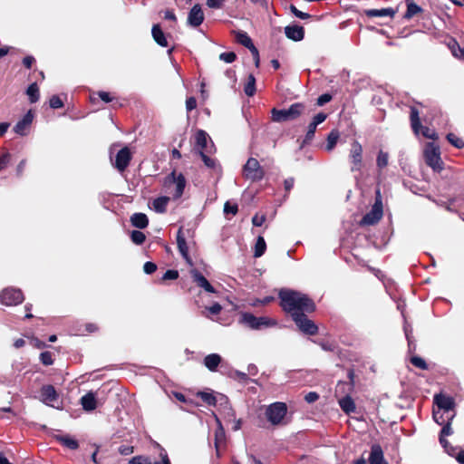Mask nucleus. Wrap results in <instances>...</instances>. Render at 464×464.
<instances>
[{
  "label": "nucleus",
  "instance_id": "obj_1",
  "mask_svg": "<svg viewBox=\"0 0 464 464\" xmlns=\"http://www.w3.org/2000/svg\"><path fill=\"white\" fill-rule=\"evenodd\" d=\"M283 310L290 314L292 319L295 314L313 313L315 304L307 295L291 289H282L278 294Z\"/></svg>",
  "mask_w": 464,
  "mask_h": 464
},
{
  "label": "nucleus",
  "instance_id": "obj_2",
  "mask_svg": "<svg viewBox=\"0 0 464 464\" xmlns=\"http://www.w3.org/2000/svg\"><path fill=\"white\" fill-rule=\"evenodd\" d=\"M186 183L184 175L173 170L164 178L163 187L166 193L171 195L174 199H178L183 195Z\"/></svg>",
  "mask_w": 464,
  "mask_h": 464
},
{
  "label": "nucleus",
  "instance_id": "obj_3",
  "mask_svg": "<svg viewBox=\"0 0 464 464\" xmlns=\"http://www.w3.org/2000/svg\"><path fill=\"white\" fill-rule=\"evenodd\" d=\"M305 110V105L302 102L293 103L287 109L278 110L273 108L271 110V119L275 122H285L295 121L300 117Z\"/></svg>",
  "mask_w": 464,
  "mask_h": 464
},
{
  "label": "nucleus",
  "instance_id": "obj_4",
  "mask_svg": "<svg viewBox=\"0 0 464 464\" xmlns=\"http://www.w3.org/2000/svg\"><path fill=\"white\" fill-rule=\"evenodd\" d=\"M425 163L435 172H440L444 169V163L440 157V150L434 142H428L423 150Z\"/></svg>",
  "mask_w": 464,
  "mask_h": 464
},
{
  "label": "nucleus",
  "instance_id": "obj_5",
  "mask_svg": "<svg viewBox=\"0 0 464 464\" xmlns=\"http://www.w3.org/2000/svg\"><path fill=\"white\" fill-rule=\"evenodd\" d=\"M240 323L246 324L252 330H260L262 328H267L276 324L275 320L266 316L257 317L250 313L242 314Z\"/></svg>",
  "mask_w": 464,
  "mask_h": 464
},
{
  "label": "nucleus",
  "instance_id": "obj_6",
  "mask_svg": "<svg viewBox=\"0 0 464 464\" xmlns=\"http://www.w3.org/2000/svg\"><path fill=\"white\" fill-rule=\"evenodd\" d=\"M410 119L411 129L416 135H419L420 132L422 136L427 139H430L433 140L438 139V134L434 130H431L429 127L421 125L420 120V113L417 108L411 107Z\"/></svg>",
  "mask_w": 464,
  "mask_h": 464
},
{
  "label": "nucleus",
  "instance_id": "obj_7",
  "mask_svg": "<svg viewBox=\"0 0 464 464\" xmlns=\"http://www.w3.org/2000/svg\"><path fill=\"white\" fill-rule=\"evenodd\" d=\"M243 176L251 182H257L264 179L265 170L256 159L249 158L243 167Z\"/></svg>",
  "mask_w": 464,
  "mask_h": 464
},
{
  "label": "nucleus",
  "instance_id": "obj_8",
  "mask_svg": "<svg viewBox=\"0 0 464 464\" xmlns=\"http://www.w3.org/2000/svg\"><path fill=\"white\" fill-rule=\"evenodd\" d=\"M383 214L382 202L380 190L376 191L375 202L372 209L367 212L360 221L361 226H372L379 222Z\"/></svg>",
  "mask_w": 464,
  "mask_h": 464
},
{
  "label": "nucleus",
  "instance_id": "obj_9",
  "mask_svg": "<svg viewBox=\"0 0 464 464\" xmlns=\"http://www.w3.org/2000/svg\"><path fill=\"white\" fill-rule=\"evenodd\" d=\"M287 412L286 404L284 402H274L270 404L266 410V417L267 420L273 425H278L285 417Z\"/></svg>",
  "mask_w": 464,
  "mask_h": 464
},
{
  "label": "nucleus",
  "instance_id": "obj_10",
  "mask_svg": "<svg viewBox=\"0 0 464 464\" xmlns=\"http://www.w3.org/2000/svg\"><path fill=\"white\" fill-rule=\"evenodd\" d=\"M24 299V294L19 288L6 287L0 292V303L6 306L17 305Z\"/></svg>",
  "mask_w": 464,
  "mask_h": 464
},
{
  "label": "nucleus",
  "instance_id": "obj_11",
  "mask_svg": "<svg viewBox=\"0 0 464 464\" xmlns=\"http://www.w3.org/2000/svg\"><path fill=\"white\" fill-rule=\"evenodd\" d=\"M433 402L436 404L437 409L446 411V417L448 419H454L456 416L455 401L451 396L439 393L434 395Z\"/></svg>",
  "mask_w": 464,
  "mask_h": 464
},
{
  "label": "nucleus",
  "instance_id": "obj_12",
  "mask_svg": "<svg viewBox=\"0 0 464 464\" xmlns=\"http://www.w3.org/2000/svg\"><path fill=\"white\" fill-rule=\"evenodd\" d=\"M293 321L298 329L304 334L314 335L318 332V326L314 321L310 320L305 313L295 314Z\"/></svg>",
  "mask_w": 464,
  "mask_h": 464
},
{
  "label": "nucleus",
  "instance_id": "obj_13",
  "mask_svg": "<svg viewBox=\"0 0 464 464\" xmlns=\"http://www.w3.org/2000/svg\"><path fill=\"white\" fill-rule=\"evenodd\" d=\"M349 159L352 163L351 170L360 171L362 167V147L357 140H353L351 145Z\"/></svg>",
  "mask_w": 464,
  "mask_h": 464
},
{
  "label": "nucleus",
  "instance_id": "obj_14",
  "mask_svg": "<svg viewBox=\"0 0 464 464\" xmlns=\"http://www.w3.org/2000/svg\"><path fill=\"white\" fill-rule=\"evenodd\" d=\"M196 148L199 151H205L208 153L215 152V145L209 139L208 133L203 130H198L195 134Z\"/></svg>",
  "mask_w": 464,
  "mask_h": 464
},
{
  "label": "nucleus",
  "instance_id": "obj_15",
  "mask_svg": "<svg viewBox=\"0 0 464 464\" xmlns=\"http://www.w3.org/2000/svg\"><path fill=\"white\" fill-rule=\"evenodd\" d=\"M34 118L33 111L29 110L14 126V132L22 137L28 135Z\"/></svg>",
  "mask_w": 464,
  "mask_h": 464
},
{
  "label": "nucleus",
  "instance_id": "obj_16",
  "mask_svg": "<svg viewBox=\"0 0 464 464\" xmlns=\"http://www.w3.org/2000/svg\"><path fill=\"white\" fill-rule=\"evenodd\" d=\"M131 160V153L128 147L121 149L115 158L114 167L120 171H124Z\"/></svg>",
  "mask_w": 464,
  "mask_h": 464
},
{
  "label": "nucleus",
  "instance_id": "obj_17",
  "mask_svg": "<svg viewBox=\"0 0 464 464\" xmlns=\"http://www.w3.org/2000/svg\"><path fill=\"white\" fill-rule=\"evenodd\" d=\"M41 401L48 405L54 407V402L58 401V393L51 384L44 385L40 391Z\"/></svg>",
  "mask_w": 464,
  "mask_h": 464
},
{
  "label": "nucleus",
  "instance_id": "obj_18",
  "mask_svg": "<svg viewBox=\"0 0 464 464\" xmlns=\"http://www.w3.org/2000/svg\"><path fill=\"white\" fill-rule=\"evenodd\" d=\"M441 426L442 429L440 434V443L449 455H453L456 451V448L450 445L449 441L445 439L446 436H450L453 432L451 428V421L444 423Z\"/></svg>",
  "mask_w": 464,
  "mask_h": 464
},
{
  "label": "nucleus",
  "instance_id": "obj_19",
  "mask_svg": "<svg viewBox=\"0 0 464 464\" xmlns=\"http://www.w3.org/2000/svg\"><path fill=\"white\" fill-rule=\"evenodd\" d=\"M204 21V13L201 6L197 4L192 6L188 14V24L191 27L199 26Z\"/></svg>",
  "mask_w": 464,
  "mask_h": 464
},
{
  "label": "nucleus",
  "instance_id": "obj_20",
  "mask_svg": "<svg viewBox=\"0 0 464 464\" xmlns=\"http://www.w3.org/2000/svg\"><path fill=\"white\" fill-rule=\"evenodd\" d=\"M193 281L200 288H203L208 293H215V288L208 282V280L197 269L190 272Z\"/></svg>",
  "mask_w": 464,
  "mask_h": 464
},
{
  "label": "nucleus",
  "instance_id": "obj_21",
  "mask_svg": "<svg viewBox=\"0 0 464 464\" xmlns=\"http://www.w3.org/2000/svg\"><path fill=\"white\" fill-rule=\"evenodd\" d=\"M285 34L288 39L299 42L304 37V30L301 25H287L285 27Z\"/></svg>",
  "mask_w": 464,
  "mask_h": 464
},
{
  "label": "nucleus",
  "instance_id": "obj_22",
  "mask_svg": "<svg viewBox=\"0 0 464 464\" xmlns=\"http://www.w3.org/2000/svg\"><path fill=\"white\" fill-rule=\"evenodd\" d=\"M369 462L370 464H388L384 459L383 451L380 445L374 444L372 446Z\"/></svg>",
  "mask_w": 464,
  "mask_h": 464
},
{
  "label": "nucleus",
  "instance_id": "obj_23",
  "mask_svg": "<svg viewBox=\"0 0 464 464\" xmlns=\"http://www.w3.org/2000/svg\"><path fill=\"white\" fill-rule=\"evenodd\" d=\"M81 405L85 411H92L97 408V400L93 392H88L81 398Z\"/></svg>",
  "mask_w": 464,
  "mask_h": 464
},
{
  "label": "nucleus",
  "instance_id": "obj_24",
  "mask_svg": "<svg viewBox=\"0 0 464 464\" xmlns=\"http://www.w3.org/2000/svg\"><path fill=\"white\" fill-rule=\"evenodd\" d=\"M222 358L218 353H210L203 360L204 366L210 372H216L220 364Z\"/></svg>",
  "mask_w": 464,
  "mask_h": 464
},
{
  "label": "nucleus",
  "instance_id": "obj_25",
  "mask_svg": "<svg viewBox=\"0 0 464 464\" xmlns=\"http://www.w3.org/2000/svg\"><path fill=\"white\" fill-rule=\"evenodd\" d=\"M177 245L181 256L186 260H188V247L186 242V237L184 236L182 227H179L177 233Z\"/></svg>",
  "mask_w": 464,
  "mask_h": 464
},
{
  "label": "nucleus",
  "instance_id": "obj_26",
  "mask_svg": "<svg viewBox=\"0 0 464 464\" xmlns=\"http://www.w3.org/2000/svg\"><path fill=\"white\" fill-rule=\"evenodd\" d=\"M151 34L154 41L161 47L168 46V41L166 39L164 32L161 30L160 24H154L151 29Z\"/></svg>",
  "mask_w": 464,
  "mask_h": 464
},
{
  "label": "nucleus",
  "instance_id": "obj_27",
  "mask_svg": "<svg viewBox=\"0 0 464 464\" xmlns=\"http://www.w3.org/2000/svg\"><path fill=\"white\" fill-rule=\"evenodd\" d=\"M407 10L403 15L406 20L411 19L414 15L423 12V9L414 3L413 0H405Z\"/></svg>",
  "mask_w": 464,
  "mask_h": 464
},
{
  "label": "nucleus",
  "instance_id": "obj_28",
  "mask_svg": "<svg viewBox=\"0 0 464 464\" xmlns=\"http://www.w3.org/2000/svg\"><path fill=\"white\" fill-rule=\"evenodd\" d=\"M130 222L133 227L142 229L148 227V217L143 213H134L130 218Z\"/></svg>",
  "mask_w": 464,
  "mask_h": 464
},
{
  "label": "nucleus",
  "instance_id": "obj_29",
  "mask_svg": "<svg viewBox=\"0 0 464 464\" xmlns=\"http://www.w3.org/2000/svg\"><path fill=\"white\" fill-rule=\"evenodd\" d=\"M340 408L346 414H350L355 411V403L350 395H345L342 399L339 400Z\"/></svg>",
  "mask_w": 464,
  "mask_h": 464
},
{
  "label": "nucleus",
  "instance_id": "obj_30",
  "mask_svg": "<svg viewBox=\"0 0 464 464\" xmlns=\"http://www.w3.org/2000/svg\"><path fill=\"white\" fill-rule=\"evenodd\" d=\"M169 201V198L166 196L159 197L152 201V208L155 212L162 214L167 210V206Z\"/></svg>",
  "mask_w": 464,
  "mask_h": 464
},
{
  "label": "nucleus",
  "instance_id": "obj_31",
  "mask_svg": "<svg viewBox=\"0 0 464 464\" xmlns=\"http://www.w3.org/2000/svg\"><path fill=\"white\" fill-rule=\"evenodd\" d=\"M395 13V10L391 7L382 9H370L366 11V14L369 17H393Z\"/></svg>",
  "mask_w": 464,
  "mask_h": 464
},
{
  "label": "nucleus",
  "instance_id": "obj_32",
  "mask_svg": "<svg viewBox=\"0 0 464 464\" xmlns=\"http://www.w3.org/2000/svg\"><path fill=\"white\" fill-rule=\"evenodd\" d=\"M237 42L247 49H255V45L252 42V39L248 36V34L244 31H237L236 33Z\"/></svg>",
  "mask_w": 464,
  "mask_h": 464
},
{
  "label": "nucleus",
  "instance_id": "obj_33",
  "mask_svg": "<svg viewBox=\"0 0 464 464\" xmlns=\"http://www.w3.org/2000/svg\"><path fill=\"white\" fill-rule=\"evenodd\" d=\"M56 440L70 450H76L79 447L78 441L68 435L57 436Z\"/></svg>",
  "mask_w": 464,
  "mask_h": 464
},
{
  "label": "nucleus",
  "instance_id": "obj_34",
  "mask_svg": "<svg viewBox=\"0 0 464 464\" xmlns=\"http://www.w3.org/2000/svg\"><path fill=\"white\" fill-rule=\"evenodd\" d=\"M266 249V244L265 241V238L262 236H259L256 238V242L255 245V251H254V256L255 257H260L262 256Z\"/></svg>",
  "mask_w": 464,
  "mask_h": 464
},
{
  "label": "nucleus",
  "instance_id": "obj_35",
  "mask_svg": "<svg viewBox=\"0 0 464 464\" xmlns=\"http://www.w3.org/2000/svg\"><path fill=\"white\" fill-rule=\"evenodd\" d=\"M26 94L28 95L31 103H34L39 100V88L36 82H33L28 86Z\"/></svg>",
  "mask_w": 464,
  "mask_h": 464
},
{
  "label": "nucleus",
  "instance_id": "obj_36",
  "mask_svg": "<svg viewBox=\"0 0 464 464\" xmlns=\"http://www.w3.org/2000/svg\"><path fill=\"white\" fill-rule=\"evenodd\" d=\"M244 92L248 97H252L256 93V78L253 74L248 75V80L244 87Z\"/></svg>",
  "mask_w": 464,
  "mask_h": 464
},
{
  "label": "nucleus",
  "instance_id": "obj_37",
  "mask_svg": "<svg viewBox=\"0 0 464 464\" xmlns=\"http://www.w3.org/2000/svg\"><path fill=\"white\" fill-rule=\"evenodd\" d=\"M433 419L439 425H442L449 421H452L453 419H448L446 417V411L436 409L433 410Z\"/></svg>",
  "mask_w": 464,
  "mask_h": 464
},
{
  "label": "nucleus",
  "instance_id": "obj_38",
  "mask_svg": "<svg viewBox=\"0 0 464 464\" xmlns=\"http://www.w3.org/2000/svg\"><path fill=\"white\" fill-rule=\"evenodd\" d=\"M449 47L455 57L464 60V48L460 47L456 40H452Z\"/></svg>",
  "mask_w": 464,
  "mask_h": 464
},
{
  "label": "nucleus",
  "instance_id": "obj_39",
  "mask_svg": "<svg viewBox=\"0 0 464 464\" xmlns=\"http://www.w3.org/2000/svg\"><path fill=\"white\" fill-rule=\"evenodd\" d=\"M198 397L209 406H215L217 403L216 397L210 392H198Z\"/></svg>",
  "mask_w": 464,
  "mask_h": 464
},
{
  "label": "nucleus",
  "instance_id": "obj_40",
  "mask_svg": "<svg viewBox=\"0 0 464 464\" xmlns=\"http://www.w3.org/2000/svg\"><path fill=\"white\" fill-rule=\"evenodd\" d=\"M339 133L335 130L331 131L327 136L326 150L331 151L337 143Z\"/></svg>",
  "mask_w": 464,
  "mask_h": 464
},
{
  "label": "nucleus",
  "instance_id": "obj_41",
  "mask_svg": "<svg viewBox=\"0 0 464 464\" xmlns=\"http://www.w3.org/2000/svg\"><path fill=\"white\" fill-rule=\"evenodd\" d=\"M315 130H316V126L310 122V124L308 125L306 134L302 141L301 147H304L305 145H307L311 142V140L314 137Z\"/></svg>",
  "mask_w": 464,
  "mask_h": 464
},
{
  "label": "nucleus",
  "instance_id": "obj_42",
  "mask_svg": "<svg viewBox=\"0 0 464 464\" xmlns=\"http://www.w3.org/2000/svg\"><path fill=\"white\" fill-rule=\"evenodd\" d=\"M448 141L457 149H462L464 147V140L459 138L454 133H448L446 136Z\"/></svg>",
  "mask_w": 464,
  "mask_h": 464
},
{
  "label": "nucleus",
  "instance_id": "obj_43",
  "mask_svg": "<svg viewBox=\"0 0 464 464\" xmlns=\"http://www.w3.org/2000/svg\"><path fill=\"white\" fill-rule=\"evenodd\" d=\"M208 154L209 153L205 151H199L201 160H203L206 167L215 169L218 166L217 161L215 159L210 158Z\"/></svg>",
  "mask_w": 464,
  "mask_h": 464
},
{
  "label": "nucleus",
  "instance_id": "obj_44",
  "mask_svg": "<svg viewBox=\"0 0 464 464\" xmlns=\"http://www.w3.org/2000/svg\"><path fill=\"white\" fill-rule=\"evenodd\" d=\"M389 154L380 150L377 156L376 164L379 169H383L388 165Z\"/></svg>",
  "mask_w": 464,
  "mask_h": 464
},
{
  "label": "nucleus",
  "instance_id": "obj_45",
  "mask_svg": "<svg viewBox=\"0 0 464 464\" xmlns=\"http://www.w3.org/2000/svg\"><path fill=\"white\" fill-rule=\"evenodd\" d=\"M216 420L218 422V428L215 433V445L218 449V443L225 439V430L218 418L216 417Z\"/></svg>",
  "mask_w": 464,
  "mask_h": 464
},
{
  "label": "nucleus",
  "instance_id": "obj_46",
  "mask_svg": "<svg viewBox=\"0 0 464 464\" xmlns=\"http://www.w3.org/2000/svg\"><path fill=\"white\" fill-rule=\"evenodd\" d=\"M130 238L134 244L141 245L145 241L146 236L140 230H133L130 234Z\"/></svg>",
  "mask_w": 464,
  "mask_h": 464
},
{
  "label": "nucleus",
  "instance_id": "obj_47",
  "mask_svg": "<svg viewBox=\"0 0 464 464\" xmlns=\"http://www.w3.org/2000/svg\"><path fill=\"white\" fill-rule=\"evenodd\" d=\"M128 464H151L150 459L147 456L138 455L132 457Z\"/></svg>",
  "mask_w": 464,
  "mask_h": 464
},
{
  "label": "nucleus",
  "instance_id": "obj_48",
  "mask_svg": "<svg viewBox=\"0 0 464 464\" xmlns=\"http://www.w3.org/2000/svg\"><path fill=\"white\" fill-rule=\"evenodd\" d=\"M411 362L412 365H414L415 367H417L419 369H421V370H427L428 369L427 362L421 357L413 356V357L411 358Z\"/></svg>",
  "mask_w": 464,
  "mask_h": 464
},
{
  "label": "nucleus",
  "instance_id": "obj_49",
  "mask_svg": "<svg viewBox=\"0 0 464 464\" xmlns=\"http://www.w3.org/2000/svg\"><path fill=\"white\" fill-rule=\"evenodd\" d=\"M40 362L45 365L49 366L53 363V355L50 352H43L40 354Z\"/></svg>",
  "mask_w": 464,
  "mask_h": 464
},
{
  "label": "nucleus",
  "instance_id": "obj_50",
  "mask_svg": "<svg viewBox=\"0 0 464 464\" xmlns=\"http://www.w3.org/2000/svg\"><path fill=\"white\" fill-rule=\"evenodd\" d=\"M219 59L227 63H231L237 59V54L234 52H225L219 54Z\"/></svg>",
  "mask_w": 464,
  "mask_h": 464
},
{
  "label": "nucleus",
  "instance_id": "obj_51",
  "mask_svg": "<svg viewBox=\"0 0 464 464\" xmlns=\"http://www.w3.org/2000/svg\"><path fill=\"white\" fill-rule=\"evenodd\" d=\"M231 378L237 379L241 382L246 383L249 381L247 373L240 372L238 370L233 371L230 375Z\"/></svg>",
  "mask_w": 464,
  "mask_h": 464
},
{
  "label": "nucleus",
  "instance_id": "obj_52",
  "mask_svg": "<svg viewBox=\"0 0 464 464\" xmlns=\"http://www.w3.org/2000/svg\"><path fill=\"white\" fill-rule=\"evenodd\" d=\"M49 105L52 109H60L63 107V102L58 95H53L50 98Z\"/></svg>",
  "mask_w": 464,
  "mask_h": 464
},
{
  "label": "nucleus",
  "instance_id": "obj_53",
  "mask_svg": "<svg viewBox=\"0 0 464 464\" xmlns=\"http://www.w3.org/2000/svg\"><path fill=\"white\" fill-rule=\"evenodd\" d=\"M238 211L237 204H231L229 201H227L224 205V213L225 214H232L236 215Z\"/></svg>",
  "mask_w": 464,
  "mask_h": 464
},
{
  "label": "nucleus",
  "instance_id": "obj_54",
  "mask_svg": "<svg viewBox=\"0 0 464 464\" xmlns=\"http://www.w3.org/2000/svg\"><path fill=\"white\" fill-rule=\"evenodd\" d=\"M226 0H207V5L211 9H221Z\"/></svg>",
  "mask_w": 464,
  "mask_h": 464
},
{
  "label": "nucleus",
  "instance_id": "obj_55",
  "mask_svg": "<svg viewBox=\"0 0 464 464\" xmlns=\"http://www.w3.org/2000/svg\"><path fill=\"white\" fill-rule=\"evenodd\" d=\"M179 277V272L174 269H169L167 270L163 276L162 280H175Z\"/></svg>",
  "mask_w": 464,
  "mask_h": 464
},
{
  "label": "nucleus",
  "instance_id": "obj_56",
  "mask_svg": "<svg viewBox=\"0 0 464 464\" xmlns=\"http://www.w3.org/2000/svg\"><path fill=\"white\" fill-rule=\"evenodd\" d=\"M157 270V265L153 262L148 261L143 266V271L147 275H151Z\"/></svg>",
  "mask_w": 464,
  "mask_h": 464
},
{
  "label": "nucleus",
  "instance_id": "obj_57",
  "mask_svg": "<svg viewBox=\"0 0 464 464\" xmlns=\"http://www.w3.org/2000/svg\"><path fill=\"white\" fill-rule=\"evenodd\" d=\"M10 159H11V155L8 152L4 153L0 156V171L5 169L7 167V165L10 161Z\"/></svg>",
  "mask_w": 464,
  "mask_h": 464
},
{
  "label": "nucleus",
  "instance_id": "obj_58",
  "mask_svg": "<svg viewBox=\"0 0 464 464\" xmlns=\"http://www.w3.org/2000/svg\"><path fill=\"white\" fill-rule=\"evenodd\" d=\"M331 100H332V95H331V94H329V93H324V94L320 95V96L317 98L316 104H317L318 106H323V105H324L325 103L329 102Z\"/></svg>",
  "mask_w": 464,
  "mask_h": 464
},
{
  "label": "nucleus",
  "instance_id": "obj_59",
  "mask_svg": "<svg viewBox=\"0 0 464 464\" xmlns=\"http://www.w3.org/2000/svg\"><path fill=\"white\" fill-rule=\"evenodd\" d=\"M119 453L123 456H128L133 453L134 448L129 445H121L119 447Z\"/></svg>",
  "mask_w": 464,
  "mask_h": 464
},
{
  "label": "nucleus",
  "instance_id": "obj_60",
  "mask_svg": "<svg viewBox=\"0 0 464 464\" xmlns=\"http://www.w3.org/2000/svg\"><path fill=\"white\" fill-rule=\"evenodd\" d=\"M326 118H327V115L325 113L319 112L313 118V121H311V123H313L314 125H315L317 127L320 123L324 122Z\"/></svg>",
  "mask_w": 464,
  "mask_h": 464
},
{
  "label": "nucleus",
  "instance_id": "obj_61",
  "mask_svg": "<svg viewBox=\"0 0 464 464\" xmlns=\"http://www.w3.org/2000/svg\"><path fill=\"white\" fill-rule=\"evenodd\" d=\"M266 219V218L265 215L258 216L256 214L252 218V223L255 227H261L265 223Z\"/></svg>",
  "mask_w": 464,
  "mask_h": 464
},
{
  "label": "nucleus",
  "instance_id": "obj_62",
  "mask_svg": "<svg viewBox=\"0 0 464 464\" xmlns=\"http://www.w3.org/2000/svg\"><path fill=\"white\" fill-rule=\"evenodd\" d=\"M319 399V394L315 392H310L304 396V400L307 403H313Z\"/></svg>",
  "mask_w": 464,
  "mask_h": 464
},
{
  "label": "nucleus",
  "instance_id": "obj_63",
  "mask_svg": "<svg viewBox=\"0 0 464 464\" xmlns=\"http://www.w3.org/2000/svg\"><path fill=\"white\" fill-rule=\"evenodd\" d=\"M206 309L211 314H218L222 310V306L218 303H214L211 306L206 307Z\"/></svg>",
  "mask_w": 464,
  "mask_h": 464
},
{
  "label": "nucleus",
  "instance_id": "obj_64",
  "mask_svg": "<svg viewBox=\"0 0 464 464\" xmlns=\"http://www.w3.org/2000/svg\"><path fill=\"white\" fill-rule=\"evenodd\" d=\"M452 457H455L456 460L459 463V464H464V450H458L456 448V451L453 455H451Z\"/></svg>",
  "mask_w": 464,
  "mask_h": 464
}]
</instances>
